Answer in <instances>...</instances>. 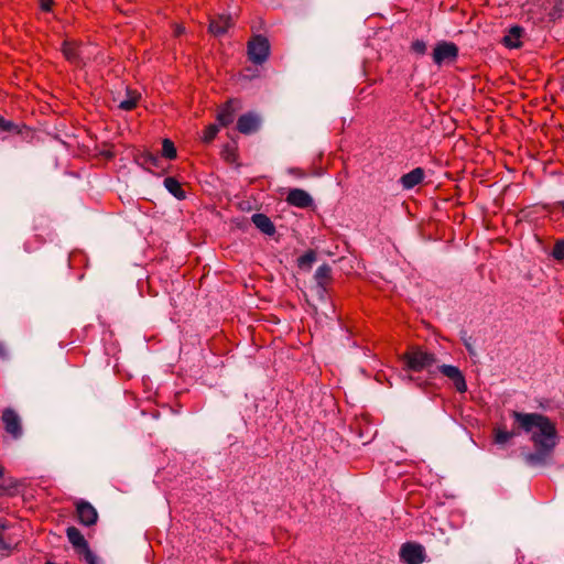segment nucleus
<instances>
[{"mask_svg": "<svg viewBox=\"0 0 564 564\" xmlns=\"http://www.w3.org/2000/svg\"><path fill=\"white\" fill-rule=\"evenodd\" d=\"M519 430L531 433L536 453L530 454L527 460L530 464L542 463L555 448L558 437L555 424L545 415L540 413H524L516 410L510 411Z\"/></svg>", "mask_w": 564, "mask_h": 564, "instance_id": "f257e3e1", "label": "nucleus"}, {"mask_svg": "<svg viewBox=\"0 0 564 564\" xmlns=\"http://www.w3.org/2000/svg\"><path fill=\"white\" fill-rule=\"evenodd\" d=\"M248 58L257 65L263 64L270 54V43L267 37L262 35H256L249 40L248 46Z\"/></svg>", "mask_w": 564, "mask_h": 564, "instance_id": "f03ea898", "label": "nucleus"}, {"mask_svg": "<svg viewBox=\"0 0 564 564\" xmlns=\"http://www.w3.org/2000/svg\"><path fill=\"white\" fill-rule=\"evenodd\" d=\"M404 359L408 368L413 371L430 370V368L436 362L434 354L422 349H413L406 352Z\"/></svg>", "mask_w": 564, "mask_h": 564, "instance_id": "7ed1b4c3", "label": "nucleus"}, {"mask_svg": "<svg viewBox=\"0 0 564 564\" xmlns=\"http://www.w3.org/2000/svg\"><path fill=\"white\" fill-rule=\"evenodd\" d=\"M1 421L6 432L14 440H19L23 435V426L21 416L11 408L2 411Z\"/></svg>", "mask_w": 564, "mask_h": 564, "instance_id": "20e7f679", "label": "nucleus"}, {"mask_svg": "<svg viewBox=\"0 0 564 564\" xmlns=\"http://www.w3.org/2000/svg\"><path fill=\"white\" fill-rule=\"evenodd\" d=\"M432 56L438 66L445 62H455L458 57V47L453 42L441 41L435 45Z\"/></svg>", "mask_w": 564, "mask_h": 564, "instance_id": "39448f33", "label": "nucleus"}, {"mask_svg": "<svg viewBox=\"0 0 564 564\" xmlns=\"http://www.w3.org/2000/svg\"><path fill=\"white\" fill-rule=\"evenodd\" d=\"M400 556L406 564H422L424 562V547L417 543H404Z\"/></svg>", "mask_w": 564, "mask_h": 564, "instance_id": "423d86ee", "label": "nucleus"}, {"mask_svg": "<svg viewBox=\"0 0 564 564\" xmlns=\"http://www.w3.org/2000/svg\"><path fill=\"white\" fill-rule=\"evenodd\" d=\"M78 521L86 527L94 525L98 520L97 510L88 501L78 500L75 503Z\"/></svg>", "mask_w": 564, "mask_h": 564, "instance_id": "0eeeda50", "label": "nucleus"}, {"mask_svg": "<svg viewBox=\"0 0 564 564\" xmlns=\"http://www.w3.org/2000/svg\"><path fill=\"white\" fill-rule=\"evenodd\" d=\"M440 372L453 381L456 390L460 393L466 392L467 384L464 375L456 366L442 365L438 367Z\"/></svg>", "mask_w": 564, "mask_h": 564, "instance_id": "6e6552de", "label": "nucleus"}, {"mask_svg": "<svg viewBox=\"0 0 564 564\" xmlns=\"http://www.w3.org/2000/svg\"><path fill=\"white\" fill-rule=\"evenodd\" d=\"M240 109L238 100H229L218 111L217 121L220 126L227 127L234 122L236 112Z\"/></svg>", "mask_w": 564, "mask_h": 564, "instance_id": "1a4fd4ad", "label": "nucleus"}, {"mask_svg": "<svg viewBox=\"0 0 564 564\" xmlns=\"http://www.w3.org/2000/svg\"><path fill=\"white\" fill-rule=\"evenodd\" d=\"M285 200L291 206H295L299 208H307L313 204L312 196L302 188L290 189Z\"/></svg>", "mask_w": 564, "mask_h": 564, "instance_id": "9d476101", "label": "nucleus"}, {"mask_svg": "<svg viewBox=\"0 0 564 564\" xmlns=\"http://www.w3.org/2000/svg\"><path fill=\"white\" fill-rule=\"evenodd\" d=\"M551 6L552 0H529L527 3V12L528 14H531L532 19L542 21L547 14Z\"/></svg>", "mask_w": 564, "mask_h": 564, "instance_id": "9b49d317", "label": "nucleus"}, {"mask_svg": "<svg viewBox=\"0 0 564 564\" xmlns=\"http://www.w3.org/2000/svg\"><path fill=\"white\" fill-rule=\"evenodd\" d=\"M259 117L251 112L240 116L237 121V129L239 132L243 134H250L256 132L259 129Z\"/></svg>", "mask_w": 564, "mask_h": 564, "instance_id": "f8f14e48", "label": "nucleus"}, {"mask_svg": "<svg viewBox=\"0 0 564 564\" xmlns=\"http://www.w3.org/2000/svg\"><path fill=\"white\" fill-rule=\"evenodd\" d=\"M522 430L513 422V429L508 431L505 425L494 427V442L498 445L507 444L511 438L519 435Z\"/></svg>", "mask_w": 564, "mask_h": 564, "instance_id": "ddd939ff", "label": "nucleus"}, {"mask_svg": "<svg viewBox=\"0 0 564 564\" xmlns=\"http://www.w3.org/2000/svg\"><path fill=\"white\" fill-rule=\"evenodd\" d=\"M425 173L422 167H415L400 178V183L404 189H412L421 184L424 180Z\"/></svg>", "mask_w": 564, "mask_h": 564, "instance_id": "4468645a", "label": "nucleus"}, {"mask_svg": "<svg viewBox=\"0 0 564 564\" xmlns=\"http://www.w3.org/2000/svg\"><path fill=\"white\" fill-rule=\"evenodd\" d=\"M66 535L69 543L78 553H82L89 546L82 532L75 527L67 528Z\"/></svg>", "mask_w": 564, "mask_h": 564, "instance_id": "2eb2a0df", "label": "nucleus"}, {"mask_svg": "<svg viewBox=\"0 0 564 564\" xmlns=\"http://www.w3.org/2000/svg\"><path fill=\"white\" fill-rule=\"evenodd\" d=\"M232 25V19L229 15H218L210 20L209 31L214 35H223Z\"/></svg>", "mask_w": 564, "mask_h": 564, "instance_id": "dca6fc26", "label": "nucleus"}, {"mask_svg": "<svg viewBox=\"0 0 564 564\" xmlns=\"http://www.w3.org/2000/svg\"><path fill=\"white\" fill-rule=\"evenodd\" d=\"M63 55L67 61L78 64L82 55V46L74 41H64L62 46Z\"/></svg>", "mask_w": 564, "mask_h": 564, "instance_id": "f3484780", "label": "nucleus"}, {"mask_svg": "<svg viewBox=\"0 0 564 564\" xmlns=\"http://www.w3.org/2000/svg\"><path fill=\"white\" fill-rule=\"evenodd\" d=\"M523 30L520 26H512L508 33L503 36L502 43L508 48H519L522 45L521 37Z\"/></svg>", "mask_w": 564, "mask_h": 564, "instance_id": "a211bd4d", "label": "nucleus"}, {"mask_svg": "<svg viewBox=\"0 0 564 564\" xmlns=\"http://www.w3.org/2000/svg\"><path fill=\"white\" fill-rule=\"evenodd\" d=\"M251 220L254 226L263 234L272 236L275 232V227L267 215L253 214Z\"/></svg>", "mask_w": 564, "mask_h": 564, "instance_id": "6ab92c4d", "label": "nucleus"}, {"mask_svg": "<svg viewBox=\"0 0 564 564\" xmlns=\"http://www.w3.org/2000/svg\"><path fill=\"white\" fill-rule=\"evenodd\" d=\"M164 187L167 189L170 194H172L175 198L182 200L185 199L186 194L182 188L181 183L174 177H166L164 180Z\"/></svg>", "mask_w": 564, "mask_h": 564, "instance_id": "aec40b11", "label": "nucleus"}, {"mask_svg": "<svg viewBox=\"0 0 564 564\" xmlns=\"http://www.w3.org/2000/svg\"><path fill=\"white\" fill-rule=\"evenodd\" d=\"M140 94L132 90H127L124 99L120 100L119 108L126 111L134 109L139 102Z\"/></svg>", "mask_w": 564, "mask_h": 564, "instance_id": "412c9836", "label": "nucleus"}, {"mask_svg": "<svg viewBox=\"0 0 564 564\" xmlns=\"http://www.w3.org/2000/svg\"><path fill=\"white\" fill-rule=\"evenodd\" d=\"M332 270L327 264L317 268L315 279L318 285L324 286L330 280Z\"/></svg>", "mask_w": 564, "mask_h": 564, "instance_id": "4be33fe9", "label": "nucleus"}, {"mask_svg": "<svg viewBox=\"0 0 564 564\" xmlns=\"http://www.w3.org/2000/svg\"><path fill=\"white\" fill-rule=\"evenodd\" d=\"M162 155L169 160H174L177 155L176 148L170 139H164L162 142Z\"/></svg>", "mask_w": 564, "mask_h": 564, "instance_id": "5701e85b", "label": "nucleus"}, {"mask_svg": "<svg viewBox=\"0 0 564 564\" xmlns=\"http://www.w3.org/2000/svg\"><path fill=\"white\" fill-rule=\"evenodd\" d=\"M218 131H219V129H218L217 126H215V124L208 126L204 130L203 141L206 142V143H209L210 141H213L215 139V137L217 135Z\"/></svg>", "mask_w": 564, "mask_h": 564, "instance_id": "b1692460", "label": "nucleus"}, {"mask_svg": "<svg viewBox=\"0 0 564 564\" xmlns=\"http://www.w3.org/2000/svg\"><path fill=\"white\" fill-rule=\"evenodd\" d=\"M552 256L556 260H564V240H558L555 242Z\"/></svg>", "mask_w": 564, "mask_h": 564, "instance_id": "393cba45", "label": "nucleus"}, {"mask_svg": "<svg viewBox=\"0 0 564 564\" xmlns=\"http://www.w3.org/2000/svg\"><path fill=\"white\" fill-rule=\"evenodd\" d=\"M426 48V43L423 40H415L411 44V50L420 55L425 54Z\"/></svg>", "mask_w": 564, "mask_h": 564, "instance_id": "a878e982", "label": "nucleus"}, {"mask_svg": "<svg viewBox=\"0 0 564 564\" xmlns=\"http://www.w3.org/2000/svg\"><path fill=\"white\" fill-rule=\"evenodd\" d=\"M297 261L300 267L311 265L312 262L315 261V253L313 251H308L301 256Z\"/></svg>", "mask_w": 564, "mask_h": 564, "instance_id": "bb28decb", "label": "nucleus"}, {"mask_svg": "<svg viewBox=\"0 0 564 564\" xmlns=\"http://www.w3.org/2000/svg\"><path fill=\"white\" fill-rule=\"evenodd\" d=\"M80 554L84 555V558L85 561L87 562V564H97V557L96 555L91 552V550L89 549V546L84 550Z\"/></svg>", "mask_w": 564, "mask_h": 564, "instance_id": "cd10ccee", "label": "nucleus"}, {"mask_svg": "<svg viewBox=\"0 0 564 564\" xmlns=\"http://www.w3.org/2000/svg\"><path fill=\"white\" fill-rule=\"evenodd\" d=\"M0 130L12 131L15 130V126L12 121L6 120L4 118L0 117Z\"/></svg>", "mask_w": 564, "mask_h": 564, "instance_id": "c85d7f7f", "label": "nucleus"}, {"mask_svg": "<svg viewBox=\"0 0 564 564\" xmlns=\"http://www.w3.org/2000/svg\"><path fill=\"white\" fill-rule=\"evenodd\" d=\"M144 163H147L151 166H158L159 158L152 153H148L144 155Z\"/></svg>", "mask_w": 564, "mask_h": 564, "instance_id": "c756f323", "label": "nucleus"}, {"mask_svg": "<svg viewBox=\"0 0 564 564\" xmlns=\"http://www.w3.org/2000/svg\"><path fill=\"white\" fill-rule=\"evenodd\" d=\"M53 6V0H41V9L43 11H50Z\"/></svg>", "mask_w": 564, "mask_h": 564, "instance_id": "7c9ffc66", "label": "nucleus"}, {"mask_svg": "<svg viewBox=\"0 0 564 564\" xmlns=\"http://www.w3.org/2000/svg\"><path fill=\"white\" fill-rule=\"evenodd\" d=\"M7 547H8V545H7V543L4 542V540H3L2 535L0 534V550H4V549H7Z\"/></svg>", "mask_w": 564, "mask_h": 564, "instance_id": "2f4dec72", "label": "nucleus"}, {"mask_svg": "<svg viewBox=\"0 0 564 564\" xmlns=\"http://www.w3.org/2000/svg\"><path fill=\"white\" fill-rule=\"evenodd\" d=\"M465 346H466L467 350H468L470 354H473V352H474L473 346H471L469 343H467V341H466V343H465Z\"/></svg>", "mask_w": 564, "mask_h": 564, "instance_id": "473e14b6", "label": "nucleus"}, {"mask_svg": "<svg viewBox=\"0 0 564 564\" xmlns=\"http://www.w3.org/2000/svg\"><path fill=\"white\" fill-rule=\"evenodd\" d=\"M556 205L562 209L564 213V200L557 202Z\"/></svg>", "mask_w": 564, "mask_h": 564, "instance_id": "72a5a7b5", "label": "nucleus"}, {"mask_svg": "<svg viewBox=\"0 0 564 564\" xmlns=\"http://www.w3.org/2000/svg\"><path fill=\"white\" fill-rule=\"evenodd\" d=\"M4 475V468L3 466L0 464V479L3 477Z\"/></svg>", "mask_w": 564, "mask_h": 564, "instance_id": "f704fd0d", "label": "nucleus"}, {"mask_svg": "<svg viewBox=\"0 0 564 564\" xmlns=\"http://www.w3.org/2000/svg\"><path fill=\"white\" fill-rule=\"evenodd\" d=\"M182 32H183V29L178 26V28L176 29V34H177V35H180Z\"/></svg>", "mask_w": 564, "mask_h": 564, "instance_id": "c9c22d12", "label": "nucleus"}]
</instances>
